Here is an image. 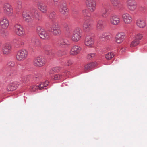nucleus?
Returning a JSON list of instances; mask_svg holds the SVG:
<instances>
[{"label": "nucleus", "instance_id": "obj_38", "mask_svg": "<svg viewBox=\"0 0 147 147\" xmlns=\"http://www.w3.org/2000/svg\"><path fill=\"white\" fill-rule=\"evenodd\" d=\"M140 42L134 38V40L131 42L130 46L134 47L137 45Z\"/></svg>", "mask_w": 147, "mask_h": 147}, {"label": "nucleus", "instance_id": "obj_16", "mask_svg": "<svg viewBox=\"0 0 147 147\" xmlns=\"http://www.w3.org/2000/svg\"><path fill=\"white\" fill-rule=\"evenodd\" d=\"M11 47L10 44L8 43L4 44L2 48L3 54L7 55L10 54L11 51Z\"/></svg>", "mask_w": 147, "mask_h": 147}, {"label": "nucleus", "instance_id": "obj_8", "mask_svg": "<svg viewBox=\"0 0 147 147\" xmlns=\"http://www.w3.org/2000/svg\"><path fill=\"white\" fill-rule=\"evenodd\" d=\"M45 63V59L41 56L36 57L33 61V64L36 66L41 67L44 66Z\"/></svg>", "mask_w": 147, "mask_h": 147}, {"label": "nucleus", "instance_id": "obj_40", "mask_svg": "<svg viewBox=\"0 0 147 147\" xmlns=\"http://www.w3.org/2000/svg\"><path fill=\"white\" fill-rule=\"evenodd\" d=\"M59 69V67H53L51 69L49 72L50 74H53L54 72L56 73L58 71L57 70Z\"/></svg>", "mask_w": 147, "mask_h": 147}, {"label": "nucleus", "instance_id": "obj_48", "mask_svg": "<svg viewBox=\"0 0 147 147\" xmlns=\"http://www.w3.org/2000/svg\"><path fill=\"white\" fill-rule=\"evenodd\" d=\"M18 67L21 69H23L24 68V66H23L21 64H19Z\"/></svg>", "mask_w": 147, "mask_h": 147}, {"label": "nucleus", "instance_id": "obj_11", "mask_svg": "<svg viewBox=\"0 0 147 147\" xmlns=\"http://www.w3.org/2000/svg\"><path fill=\"white\" fill-rule=\"evenodd\" d=\"M3 12L6 16H11L13 13V9L11 5L8 3H5L3 7Z\"/></svg>", "mask_w": 147, "mask_h": 147}, {"label": "nucleus", "instance_id": "obj_22", "mask_svg": "<svg viewBox=\"0 0 147 147\" xmlns=\"http://www.w3.org/2000/svg\"><path fill=\"white\" fill-rule=\"evenodd\" d=\"M125 38V34L123 32L118 33L115 36V41L118 44H120L123 42Z\"/></svg>", "mask_w": 147, "mask_h": 147}, {"label": "nucleus", "instance_id": "obj_28", "mask_svg": "<svg viewBox=\"0 0 147 147\" xmlns=\"http://www.w3.org/2000/svg\"><path fill=\"white\" fill-rule=\"evenodd\" d=\"M136 24L140 28H143L146 25L145 21L142 19H139L136 20Z\"/></svg>", "mask_w": 147, "mask_h": 147}, {"label": "nucleus", "instance_id": "obj_33", "mask_svg": "<svg viewBox=\"0 0 147 147\" xmlns=\"http://www.w3.org/2000/svg\"><path fill=\"white\" fill-rule=\"evenodd\" d=\"M113 6L116 8H119L120 4V1L118 0H110Z\"/></svg>", "mask_w": 147, "mask_h": 147}, {"label": "nucleus", "instance_id": "obj_23", "mask_svg": "<svg viewBox=\"0 0 147 147\" xmlns=\"http://www.w3.org/2000/svg\"><path fill=\"white\" fill-rule=\"evenodd\" d=\"M111 37L112 35L110 33L106 32L103 33L99 36L100 40L103 41L109 40Z\"/></svg>", "mask_w": 147, "mask_h": 147}, {"label": "nucleus", "instance_id": "obj_43", "mask_svg": "<svg viewBox=\"0 0 147 147\" xmlns=\"http://www.w3.org/2000/svg\"><path fill=\"white\" fill-rule=\"evenodd\" d=\"M20 39H15L13 40V42L14 43L15 47H18V44L19 41Z\"/></svg>", "mask_w": 147, "mask_h": 147}, {"label": "nucleus", "instance_id": "obj_14", "mask_svg": "<svg viewBox=\"0 0 147 147\" xmlns=\"http://www.w3.org/2000/svg\"><path fill=\"white\" fill-rule=\"evenodd\" d=\"M127 6L131 11H134L136 8V3L135 0H127Z\"/></svg>", "mask_w": 147, "mask_h": 147}, {"label": "nucleus", "instance_id": "obj_37", "mask_svg": "<svg viewBox=\"0 0 147 147\" xmlns=\"http://www.w3.org/2000/svg\"><path fill=\"white\" fill-rule=\"evenodd\" d=\"M15 7L16 9H20L22 8V2L21 1L18 0L17 1L16 5Z\"/></svg>", "mask_w": 147, "mask_h": 147}, {"label": "nucleus", "instance_id": "obj_13", "mask_svg": "<svg viewBox=\"0 0 147 147\" xmlns=\"http://www.w3.org/2000/svg\"><path fill=\"white\" fill-rule=\"evenodd\" d=\"M9 25V22L8 19L6 17L1 18L0 19V26L4 29H6Z\"/></svg>", "mask_w": 147, "mask_h": 147}, {"label": "nucleus", "instance_id": "obj_50", "mask_svg": "<svg viewBox=\"0 0 147 147\" xmlns=\"http://www.w3.org/2000/svg\"><path fill=\"white\" fill-rule=\"evenodd\" d=\"M87 57L88 59H91V53L88 54L87 55Z\"/></svg>", "mask_w": 147, "mask_h": 147}, {"label": "nucleus", "instance_id": "obj_29", "mask_svg": "<svg viewBox=\"0 0 147 147\" xmlns=\"http://www.w3.org/2000/svg\"><path fill=\"white\" fill-rule=\"evenodd\" d=\"M96 63L95 62L94 63H91L86 65H85L84 67V70L86 71V72H88V71H89L93 69L96 65Z\"/></svg>", "mask_w": 147, "mask_h": 147}, {"label": "nucleus", "instance_id": "obj_44", "mask_svg": "<svg viewBox=\"0 0 147 147\" xmlns=\"http://www.w3.org/2000/svg\"><path fill=\"white\" fill-rule=\"evenodd\" d=\"M20 39H15L13 40V42L14 43L15 47H18V44L19 41Z\"/></svg>", "mask_w": 147, "mask_h": 147}, {"label": "nucleus", "instance_id": "obj_41", "mask_svg": "<svg viewBox=\"0 0 147 147\" xmlns=\"http://www.w3.org/2000/svg\"><path fill=\"white\" fill-rule=\"evenodd\" d=\"M56 16V13L54 11H52L48 15V17L50 19H52L54 18Z\"/></svg>", "mask_w": 147, "mask_h": 147}, {"label": "nucleus", "instance_id": "obj_18", "mask_svg": "<svg viewBox=\"0 0 147 147\" xmlns=\"http://www.w3.org/2000/svg\"><path fill=\"white\" fill-rule=\"evenodd\" d=\"M93 28V24L87 22H84L82 26V28L84 31L86 32H88Z\"/></svg>", "mask_w": 147, "mask_h": 147}, {"label": "nucleus", "instance_id": "obj_42", "mask_svg": "<svg viewBox=\"0 0 147 147\" xmlns=\"http://www.w3.org/2000/svg\"><path fill=\"white\" fill-rule=\"evenodd\" d=\"M18 43L19 44H18V45H19L18 47H21L24 45L25 44V41L23 40H19V42Z\"/></svg>", "mask_w": 147, "mask_h": 147}, {"label": "nucleus", "instance_id": "obj_3", "mask_svg": "<svg viewBox=\"0 0 147 147\" xmlns=\"http://www.w3.org/2000/svg\"><path fill=\"white\" fill-rule=\"evenodd\" d=\"M82 30L79 27H76L74 30L71 35V40L74 42H77L81 38Z\"/></svg>", "mask_w": 147, "mask_h": 147}, {"label": "nucleus", "instance_id": "obj_34", "mask_svg": "<svg viewBox=\"0 0 147 147\" xmlns=\"http://www.w3.org/2000/svg\"><path fill=\"white\" fill-rule=\"evenodd\" d=\"M82 13L85 18L91 17L90 13L88 9H84L82 11Z\"/></svg>", "mask_w": 147, "mask_h": 147}, {"label": "nucleus", "instance_id": "obj_5", "mask_svg": "<svg viewBox=\"0 0 147 147\" xmlns=\"http://www.w3.org/2000/svg\"><path fill=\"white\" fill-rule=\"evenodd\" d=\"M58 8L59 12L65 16L68 15V10L65 1L62 0L60 1L58 5Z\"/></svg>", "mask_w": 147, "mask_h": 147}, {"label": "nucleus", "instance_id": "obj_46", "mask_svg": "<svg viewBox=\"0 0 147 147\" xmlns=\"http://www.w3.org/2000/svg\"><path fill=\"white\" fill-rule=\"evenodd\" d=\"M7 65L9 66L13 67L15 65V63L13 61H10L7 63Z\"/></svg>", "mask_w": 147, "mask_h": 147}, {"label": "nucleus", "instance_id": "obj_45", "mask_svg": "<svg viewBox=\"0 0 147 147\" xmlns=\"http://www.w3.org/2000/svg\"><path fill=\"white\" fill-rule=\"evenodd\" d=\"M73 62L71 60L67 61L65 64L66 66H69L71 65L73 63Z\"/></svg>", "mask_w": 147, "mask_h": 147}, {"label": "nucleus", "instance_id": "obj_1", "mask_svg": "<svg viewBox=\"0 0 147 147\" xmlns=\"http://www.w3.org/2000/svg\"><path fill=\"white\" fill-rule=\"evenodd\" d=\"M50 28V31L54 35L59 36L61 35V29L57 22L53 21Z\"/></svg>", "mask_w": 147, "mask_h": 147}, {"label": "nucleus", "instance_id": "obj_19", "mask_svg": "<svg viewBox=\"0 0 147 147\" xmlns=\"http://www.w3.org/2000/svg\"><path fill=\"white\" fill-rule=\"evenodd\" d=\"M123 20L126 24H129L132 21V18L131 16L129 14L125 13L122 15Z\"/></svg>", "mask_w": 147, "mask_h": 147}, {"label": "nucleus", "instance_id": "obj_6", "mask_svg": "<svg viewBox=\"0 0 147 147\" xmlns=\"http://www.w3.org/2000/svg\"><path fill=\"white\" fill-rule=\"evenodd\" d=\"M13 30L15 33L17 35L23 36L25 34V30L23 26L19 23H16L13 27Z\"/></svg>", "mask_w": 147, "mask_h": 147}, {"label": "nucleus", "instance_id": "obj_4", "mask_svg": "<svg viewBox=\"0 0 147 147\" xmlns=\"http://www.w3.org/2000/svg\"><path fill=\"white\" fill-rule=\"evenodd\" d=\"M28 51L25 49H22L18 51L16 57L19 61H22L26 59L28 57Z\"/></svg>", "mask_w": 147, "mask_h": 147}, {"label": "nucleus", "instance_id": "obj_20", "mask_svg": "<svg viewBox=\"0 0 147 147\" xmlns=\"http://www.w3.org/2000/svg\"><path fill=\"white\" fill-rule=\"evenodd\" d=\"M105 21L102 19H99L97 21L96 28L99 31H102L105 27Z\"/></svg>", "mask_w": 147, "mask_h": 147}, {"label": "nucleus", "instance_id": "obj_47", "mask_svg": "<svg viewBox=\"0 0 147 147\" xmlns=\"http://www.w3.org/2000/svg\"><path fill=\"white\" fill-rule=\"evenodd\" d=\"M67 53V52L66 51H63L62 52H61V53H60L59 54L58 53L57 54V55H59V56H62L63 55H65Z\"/></svg>", "mask_w": 147, "mask_h": 147}, {"label": "nucleus", "instance_id": "obj_32", "mask_svg": "<svg viewBox=\"0 0 147 147\" xmlns=\"http://www.w3.org/2000/svg\"><path fill=\"white\" fill-rule=\"evenodd\" d=\"M50 46L48 45H46L44 47V49L45 50V53L47 55H53L54 53L52 52V50L49 48Z\"/></svg>", "mask_w": 147, "mask_h": 147}, {"label": "nucleus", "instance_id": "obj_36", "mask_svg": "<svg viewBox=\"0 0 147 147\" xmlns=\"http://www.w3.org/2000/svg\"><path fill=\"white\" fill-rule=\"evenodd\" d=\"M16 73V71L13 69H11L8 71L7 73V76L9 77L15 75Z\"/></svg>", "mask_w": 147, "mask_h": 147}, {"label": "nucleus", "instance_id": "obj_30", "mask_svg": "<svg viewBox=\"0 0 147 147\" xmlns=\"http://www.w3.org/2000/svg\"><path fill=\"white\" fill-rule=\"evenodd\" d=\"M70 74V71H65L64 74H55L53 77V78L54 80H57L61 79L63 78V76H64L65 74L66 75H68V74Z\"/></svg>", "mask_w": 147, "mask_h": 147}, {"label": "nucleus", "instance_id": "obj_24", "mask_svg": "<svg viewBox=\"0 0 147 147\" xmlns=\"http://www.w3.org/2000/svg\"><path fill=\"white\" fill-rule=\"evenodd\" d=\"M19 84V83L17 82H13L8 85L7 88V90L8 91L14 90L17 88Z\"/></svg>", "mask_w": 147, "mask_h": 147}, {"label": "nucleus", "instance_id": "obj_49", "mask_svg": "<svg viewBox=\"0 0 147 147\" xmlns=\"http://www.w3.org/2000/svg\"><path fill=\"white\" fill-rule=\"evenodd\" d=\"M55 5H57L59 0H53Z\"/></svg>", "mask_w": 147, "mask_h": 147}, {"label": "nucleus", "instance_id": "obj_31", "mask_svg": "<svg viewBox=\"0 0 147 147\" xmlns=\"http://www.w3.org/2000/svg\"><path fill=\"white\" fill-rule=\"evenodd\" d=\"M100 11L102 17L104 18H107V10L104 6H103L101 8Z\"/></svg>", "mask_w": 147, "mask_h": 147}, {"label": "nucleus", "instance_id": "obj_9", "mask_svg": "<svg viewBox=\"0 0 147 147\" xmlns=\"http://www.w3.org/2000/svg\"><path fill=\"white\" fill-rule=\"evenodd\" d=\"M86 4L88 10L91 12L94 11L96 9L95 0H86Z\"/></svg>", "mask_w": 147, "mask_h": 147}, {"label": "nucleus", "instance_id": "obj_26", "mask_svg": "<svg viewBox=\"0 0 147 147\" xmlns=\"http://www.w3.org/2000/svg\"><path fill=\"white\" fill-rule=\"evenodd\" d=\"M81 50V48L78 45L73 46L71 49L70 53L71 55H76L80 53Z\"/></svg>", "mask_w": 147, "mask_h": 147}, {"label": "nucleus", "instance_id": "obj_25", "mask_svg": "<svg viewBox=\"0 0 147 147\" xmlns=\"http://www.w3.org/2000/svg\"><path fill=\"white\" fill-rule=\"evenodd\" d=\"M38 9L43 13H46L47 11V6L44 3L38 2L37 4Z\"/></svg>", "mask_w": 147, "mask_h": 147}, {"label": "nucleus", "instance_id": "obj_35", "mask_svg": "<svg viewBox=\"0 0 147 147\" xmlns=\"http://www.w3.org/2000/svg\"><path fill=\"white\" fill-rule=\"evenodd\" d=\"M114 55L113 53L109 52L105 55V57L107 60H110L114 57Z\"/></svg>", "mask_w": 147, "mask_h": 147}, {"label": "nucleus", "instance_id": "obj_21", "mask_svg": "<svg viewBox=\"0 0 147 147\" xmlns=\"http://www.w3.org/2000/svg\"><path fill=\"white\" fill-rule=\"evenodd\" d=\"M94 43V39L91 36L88 35L86 36L85 40V45L88 46H92Z\"/></svg>", "mask_w": 147, "mask_h": 147}, {"label": "nucleus", "instance_id": "obj_2", "mask_svg": "<svg viewBox=\"0 0 147 147\" xmlns=\"http://www.w3.org/2000/svg\"><path fill=\"white\" fill-rule=\"evenodd\" d=\"M36 31L40 37L43 40H48L50 38L49 33L41 26L37 27Z\"/></svg>", "mask_w": 147, "mask_h": 147}, {"label": "nucleus", "instance_id": "obj_17", "mask_svg": "<svg viewBox=\"0 0 147 147\" xmlns=\"http://www.w3.org/2000/svg\"><path fill=\"white\" fill-rule=\"evenodd\" d=\"M23 20L28 23H32L34 21V17L25 11H24L22 14Z\"/></svg>", "mask_w": 147, "mask_h": 147}, {"label": "nucleus", "instance_id": "obj_51", "mask_svg": "<svg viewBox=\"0 0 147 147\" xmlns=\"http://www.w3.org/2000/svg\"><path fill=\"white\" fill-rule=\"evenodd\" d=\"M96 54L94 53H91V57L92 58H93L95 56Z\"/></svg>", "mask_w": 147, "mask_h": 147}, {"label": "nucleus", "instance_id": "obj_27", "mask_svg": "<svg viewBox=\"0 0 147 147\" xmlns=\"http://www.w3.org/2000/svg\"><path fill=\"white\" fill-rule=\"evenodd\" d=\"M31 44L32 46L35 48L40 47L41 45V42L37 38H32Z\"/></svg>", "mask_w": 147, "mask_h": 147}, {"label": "nucleus", "instance_id": "obj_15", "mask_svg": "<svg viewBox=\"0 0 147 147\" xmlns=\"http://www.w3.org/2000/svg\"><path fill=\"white\" fill-rule=\"evenodd\" d=\"M57 44L63 48L68 47L70 45V43L68 40L62 38L58 39Z\"/></svg>", "mask_w": 147, "mask_h": 147}, {"label": "nucleus", "instance_id": "obj_7", "mask_svg": "<svg viewBox=\"0 0 147 147\" xmlns=\"http://www.w3.org/2000/svg\"><path fill=\"white\" fill-rule=\"evenodd\" d=\"M48 84L49 82L46 81L43 83L39 84V85H33L30 88V90L32 92H36L38 89H47L48 88L47 87Z\"/></svg>", "mask_w": 147, "mask_h": 147}, {"label": "nucleus", "instance_id": "obj_39", "mask_svg": "<svg viewBox=\"0 0 147 147\" xmlns=\"http://www.w3.org/2000/svg\"><path fill=\"white\" fill-rule=\"evenodd\" d=\"M143 36L142 34L140 33H138L135 36L134 38L140 42L142 39Z\"/></svg>", "mask_w": 147, "mask_h": 147}, {"label": "nucleus", "instance_id": "obj_10", "mask_svg": "<svg viewBox=\"0 0 147 147\" xmlns=\"http://www.w3.org/2000/svg\"><path fill=\"white\" fill-rule=\"evenodd\" d=\"M31 10L33 13L35 20L37 22H41L42 21V16L41 14L35 8L32 7Z\"/></svg>", "mask_w": 147, "mask_h": 147}, {"label": "nucleus", "instance_id": "obj_12", "mask_svg": "<svg viewBox=\"0 0 147 147\" xmlns=\"http://www.w3.org/2000/svg\"><path fill=\"white\" fill-rule=\"evenodd\" d=\"M111 24L113 25H118L120 23L121 20L119 16L116 14L111 15L109 18Z\"/></svg>", "mask_w": 147, "mask_h": 147}]
</instances>
